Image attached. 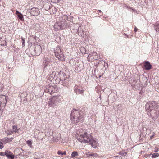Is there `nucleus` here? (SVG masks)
Listing matches in <instances>:
<instances>
[{"label": "nucleus", "mask_w": 159, "mask_h": 159, "mask_svg": "<svg viewBox=\"0 0 159 159\" xmlns=\"http://www.w3.org/2000/svg\"><path fill=\"white\" fill-rule=\"evenodd\" d=\"M35 52L36 55L39 56L40 55L42 52V48L41 46L38 45H36L34 50Z\"/></svg>", "instance_id": "obj_11"}, {"label": "nucleus", "mask_w": 159, "mask_h": 159, "mask_svg": "<svg viewBox=\"0 0 159 159\" xmlns=\"http://www.w3.org/2000/svg\"><path fill=\"white\" fill-rule=\"evenodd\" d=\"M80 109H73L71 111L70 115V119L72 122L74 124H77L80 122L82 121L83 120V117L80 116Z\"/></svg>", "instance_id": "obj_3"}, {"label": "nucleus", "mask_w": 159, "mask_h": 159, "mask_svg": "<svg viewBox=\"0 0 159 159\" xmlns=\"http://www.w3.org/2000/svg\"><path fill=\"white\" fill-rule=\"evenodd\" d=\"M159 148L158 147L154 149V151L155 152H157L158 151Z\"/></svg>", "instance_id": "obj_37"}, {"label": "nucleus", "mask_w": 159, "mask_h": 159, "mask_svg": "<svg viewBox=\"0 0 159 159\" xmlns=\"http://www.w3.org/2000/svg\"><path fill=\"white\" fill-rule=\"evenodd\" d=\"M49 59L48 58H45L44 59L43 63H45V67H46L47 66L48 64L49 63Z\"/></svg>", "instance_id": "obj_18"}, {"label": "nucleus", "mask_w": 159, "mask_h": 159, "mask_svg": "<svg viewBox=\"0 0 159 159\" xmlns=\"http://www.w3.org/2000/svg\"><path fill=\"white\" fill-rule=\"evenodd\" d=\"M159 155L158 153H155L152 154V158H155L157 157Z\"/></svg>", "instance_id": "obj_26"}, {"label": "nucleus", "mask_w": 159, "mask_h": 159, "mask_svg": "<svg viewBox=\"0 0 159 159\" xmlns=\"http://www.w3.org/2000/svg\"><path fill=\"white\" fill-rule=\"evenodd\" d=\"M0 43L1 44L2 46H7V43L6 41L4 40L1 41Z\"/></svg>", "instance_id": "obj_23"}, {"label": "nucleus", "mask_w": 159, "mask_h": 159, "mask_svg": "<svg viewBox=\"0 0 159 159\" xmlns=\"http://www.w3.org/2000/svg\"><path fill=\"white\" fill-rule=\"evenodd\" d=\"M3 86L2 84H0V91H2V89L3 88Z\"/></svg>", "instance_id": "obj_35"}, {"label": "nucleus", "mask_w": 159, "mask_h": 159, "mask_svg": "<svg viewBox=\"0 0 159 159\" xmlns=\"http://www.w3.org/2000/svg\"><path fill=\"white\" fill-rule=\"evenodd\" d=\"M51 2H57L58 1V0H51Z\"/></svg>", "instance_id": "obj_41"}, {"label": "nucleus", "mask_w": 159, "mask_h": 159, "mask_svg": "<svg viewBox=\"0 0 159 159\" xmlns=\"http://www.w3.org/2000/svg\"><path fill=\"white\" fill-rule=\"evenodd\" d=\"M144 66L145 70H149L151 69L152 66L148 61H145L144 62Z\"/></svg>", "instance_id": "obj_13"}, {"label": "nucleus", "mask_w": 159, "mask_h": 159, "mask_svg": "<svg viewBox=\"0 0 159 159\" xmlns=\"http://www.w3.org/2000/svg\"><path fill=\"white\" fill-rule=\"evenodd\" d=\"M79 137H77V139L79 141L83 143H89L91 146L94 148H97L98 145L97 139H94L92 136L87 132V130L85 129H80L79 134L77 133Z\"/></svg>", "instance_id": "obj_1"}, {"label": "nucleus", "mask_w": 159, "mask_h": 159, "mask_svg": "<svg viewBox=\"0 0 159 159\" xmlns=\"http://www.w3.org/2000/svg\"><path fill=\"white\" fill-rule=\"evenodd\" d=\"M3 147V143L1 142H0V149H2Z\"/></svg>", "instance_id": "obj_36"}, {"label": "nucleus", "mask_w": 159, "mask_h": 159, "mask_svg": "<svg viewBox=\"0 0 159 159\" xmlns=\"http://www.w3.org/2000/svg\"><path fill=\"white\" fill-rule=\"evenodd\" d=\"M65 17V16H64L63 17L61 16V17H59V19L61 20V19H62L63 18V17L64 18V20H62V21H64V27H65L64 29H65V28H69V25L67 23H66L65 22V19L64 18Z\"/></svg>", "instance_id": "obj_17"}, {"label": "nucleus", "mask_w": 159, "mask_h": 159, "mask_svg": "<svg viewBox=\"0 0 159 159\" xmlns=\"http://www.w3.org/2000/svg\"><path fill=\"white\" fill-rule=\"evenodd\" d=\"M28 11L32 16H37L40 14V11L37 8L34 7L30 9L29 8Z\"/></svg>", "instance_id": "obj_7"}, {"label": "nucleus", "mask_w": 159, "mask_h": 159, "mask_svg": "<svg viewBox=\"0 0 159 159\" xmlns=\"http://www.w3.org/2000/svg\"><path fill=\"white\" fill-rule=\"evenodd\" d=\"M26 143L29 146H31L32 143V141L30 140H28V141H26Z\"/></svg>", "instance_id": "obj_28"}, {"label": "nucleus", "mask_w": 159, "mask_h": 159, "mask_svg": "<svg viewBox=\"0 0 159 159\" xmlns=\"http://www.w3.org/2000/svg\"><path fill=\"white\" fill-rule=\"evenodd\" d=\"M64 18L65 17L67 18V20L70 21V22H72L73 20V17L71 16H65Z\"/></svg>", "instance_id": "obj_19"}, {"label": "nucleus", "mask_w": 159, "mask_h": 159, "mask_svg": "<svg viewBox=\"0 0 159 159\" xmlns=\"http://www.w3.org/2000/svg\"><path fill=\"white\" fill-rule=\"evenodd\" d=\"M55 53V55L56 56V57L57 58H58L59 59V56L60 55V54L61 53H57V52H54Z\"/></svg>", "instance_id": "obj_31"}, {"label": "nucleus", "mask_w": 159, "mask_h": 159, "mask_svg": "<svg viewBox=\"0 0 159 159\" xmlns=\"http://www.w3.org/2000/svg\"><path fill=\"white\" fill-rule=\"evenodd\" d=\"M154 29L157 32L159 33V22H157L153 24Z\"/></svg>", "instance_id": "obj_16"}, {"label": "nucleus", "mask_w": 159, "mask_h": 159, "mask_svg": "<svg viewBox=\"0 0 159 159\" xmlns=\"http://www.w3.org/2000/svg\"><path fill=\"white\" fill-rule=\"evenodd\" d=\"M62 155H66V151H64L62 153Z\"/></svg>", "instance_id": "obj_44"}, {"label": "nucleus", "mask_w": 159, "mask_h": 159, "mask_svg": "<svg viewBox=\"0 0 159 159\" xmlns=\"http://www.w3.org/2000/svg\"><path fill=\"white\" fill-rule=\"evenodd\" d=\"M145 109L148 116L153 120L157 119L159 116V103L154 101H148L145 105Z\"/></svg>", "instance_id": "obj_2"}, {"label": "nucleus", "mask_w": 159, "mask_h": 159, "mask_svg": "<svg viewBox=\"0 0 159 159\" xmlns=\"http://www.w3.org/2000/svg\"><path fill=\"white\" fill-rule=\"evenodd\" d=\"M57 153L58 155H62V152L60 150H59L57 152Z\"/></svg>", "instance_id": "obj_38"}, {"label": "nucleus", "mask_w": 159, "mask_h": 159, "mask_svg": "<svg viewBox=\"0 0 159 159\" xmlns=\"http://www.w3.org/2000/svg\"><path fill=\"white\" fill-rule=\"evenodd\" d=\"M12 129L14 130L13 131L15 133H18V131L19 129H17V126L14 125L12 126Z\"/></svg>", "instance_id": "obj_21"}, {"label": "nucleus", "mask_w": 159, "mask_h": 159, "mask_svg": "<svg viewBox=\"0 0 159 159\" xmlns=\"http://www.w3.org/2000/svg\"><path fill=\"white\" fill-rule=\"evenodd\" d=\"M57 74L56 72H53L52 74H51L49 77H48L49 80H50V81H52V80H54L55 78L57 77Z\"/></svg>", "instance_id": "obj_15"}, {"label": "nucleus", "mask_w": 159, "mask_h": 159, "mask_svg": "<svg viewBox=\"0 0 159 159\" xmlns=\"http://www.w3.org/2000/svg\"><path fill=\"white\" fill-rule=\"evenodd\" d=\"M143 93V91H140L139 92V93L140 94H142Z\"/></svg>", "instance_id": "obj_46"}, {"label": "nucleus", "mask_w": 159, "mask_h": 159, "mask_svg": "<svg viewBox=\"0 0 159 159\" xmlns=\"http://www.w3.org/2000/svg\"><path fill=\"white\" fill-rule=\"evenodd\" d=\"M60 76L62 79L61 84L63 86H67L68 84L69 79L67 78L66 74L64 72V73L61 74Z\"/></svg>", "instance_id": "obj_6"}, {"label": "nucleus", "mask_w": 159, "mask_h": 159, "mask_svg": "<svg viewBox=\"0 0 159 159\" xmlns=\"http://www.w3.org/2000/svg\"><path fill=\"white\" fill-rule=\"evenodd\" d=\"M62 73H64V72L61 71L58 72L57 73V77L54 79L56 84H61V81L62 79H61L60 75Z\"/></svg>", "instance_id": "obj_10"}, {"label": "nucleus", "mask_w": 159, "mask_h": 159, "mask_svg": "<svg viewBox=\"0 0 159 159\" xmlns=\"http://www.w3.org/2000/svg\"><path fill=\"white\" fill-rule=\"evenodd\" d=\"M64 55L61 52L59 56V58L60 57L61 58V61H63L64 59Z\"/></svg>", "instance_id": "obj_27"}, {"label": "nucleus", "mask_w": 159, "mask_h": 159, "mask_svg": "<svg viewBox=\"0 0 159 159\" xmlns=\"http://www.w3.org/2000/svg\"><path fill=\"white\" fill-rule=\"evenodd\" d=\"M79 159H81L79 158Z\"/></svg>", "instance_id": "obj_51"}, {"label": "nucleus", "mask_w": 159, "mask_h": 159, "mask_svg": "<svg viewBox=\"0 0 159 159\" xmlns=\"http://www.w3.org/2000/svg\"><path fill=\"white\" fill-rule=\"evenodd\" d=\"M99 12L101 13L102 12L100 10H99L98 11Z\"/></svg>", "instance_id": "obj_49"}, {"label": "nucleus", "mask_w": 159, "mask_h": 159, "mask_svg": "<svg viewBox=\"0 0 159 159\" xmlns=\"http://www.w3.org/2000/svg\"><path fill=\"white\" fill-rule=\"evenodd\" d=\"M13 139V138L12 137H11V138H7L6 139H5V141L7 143L9 142H11L12 140Z\"/></svg>", "instance_id": "obj_22"}, {"label": "nucleus", "mask_w": 159, "mask_h": 159, "mask_svg": "<svg viewBox=\"0 0 159 159\" xmlns=\"http://www.w3.org/2000/svg\"><path fill=\"white\" fill-rule=\"evenodd\" d=\"M2 105L0 103V107Z\"/></svg>", "instance_id": "obj_50"}, {"label": "nucleus", "mask_w": 159, "mask_h": 159, "mask_svg": "<svg viewBox=\"0 0 159 159\" xmlns=\"http://www.w3.org/2000/svg\"><path fill=\"white\" fill-rule=\"evenodd\" d=\"M64 25V21H61L57 22L55 24L54 27L56 30H61L64 29L65 27Z\"/></svg>", "instance_id": "obj_8"}, {"label": "nucleus", "mask_w": 159, "mask_h": 159, "mask_svg": "<svg viewBox=\"0 0 159 159\" xmlns=\"http://www.w3.org/2000/svg\"><path fill=\"white\" fill-rule=\"evenodd\" d=\"M115 159H122V157L120 156H115L114 157Z\"/></svg>", "instance_id": "obj_32"}, {"label": "nucleus", "mask_w": 159, "mask_h": 159, "mask_svg": "<svg viewBox=\"0 0 159 159\" xmlns=\"http://www.w3.org/2000/svg\"><path fill=\"white\" fill-rule=\"evenodd\" d=\"M133 81H134V84H133L134 85H135L136 84V82H137V81L135 80H133Z\"/></svg>", "instance_id": "obj_42"}, {"label": "nucleus", "mask_w": 159, "mask_h": 159, "mask_svg": "<svg viewBox=\"0 0 159 159\" xmlns=\"http://www.w3.org/2000/svg\"><path fill=\"white\" fill-rule=\"evenodd\" d=\"M54 52L61 53L62 52L60 48L59 47H57L56 50H55Z\"/></svg>", "instance_id": "obj_25"}, {"label": "nucleus", "mask_w": 159, "mask_h": 159, "mask_svg": "<svg viewBox=\"0 0 159 159\" xmlns=\"http://www.w3.org/2000/svg\"><path fill=\"white\" fill-rule=\"evenodd\" d=\"M4 155H5L6 157L9 159H13L14 158V155L11 152L8 150H6L5 151Z\"/></svg>", "instance_id": "obj_12"}, {"label": "nucleus", "mask_w": 159, "mask_h": 159, "mask_svg": "<svg viewBox=\"0 0 159 159\" xmlns=\"http://www.w3.org/2000/svg\"><path fill=\"white\" fill-rule=\"evenodd\" d=\"M8 97L5 95H0V103L1 104L2 107H5L7 102Z\"/></svg>", "instance_id": "obj_9"}, {"label": "nucleus", "mask_w": 159, "mask_h": 159, "mask_svg": "<svg viewBox=\"0 0 159 159\" xmlns=\"http://www.w3.org/2000/svg\"><path fill=\"white\" fill-rule=\"evenodd\" d=\"M142 79H143L145 81H147L148 80L147 78L144 76H143Z\"/></svg>", "instance_id": "obj_39"}, {"label": "nucleus", "mask_w": 159, "mask_h": 159, "mask_svg": "<svg viewBox=\"0 0 159 159\" xmlns=\"http://www.w3.org/2000/svg\"><path fill=\"white\" fill-rule=\"evenodd\" d=\"M4 154H5V152H0V155L2 156H5V155H4Z\"/></svg>", "instance_id": "obj_40"}, {"label": "nucleus", "mask_w": 159, "mask_h": 159, "mask_svg": "<svg viewBox=\"0 0 159 159\" xmlns=\"http://www.w3.org/2000/svg\"><path fill=\"white\" fill-rule=\"evenodd\" d=\"M16 14L17 15L18 18L21 21H24V19L23 15L20 12L18 11H16Z\"/></svg>", "instance_id": "obj_14"}, {"label": "nucleus", "mask_w": 159, "mask_h": 159, "mask_svg": "<svg viewBox=\"0 0 159 159\" xmlns=\"http://www.w3.org/2000/svg\"><path fill=\"white\" fill-rule=\"evenodd\" d=\"M119 155L123 156L125 155L126 154V152H120L119 153Z\"/></svg>", "instance_id": "obj_30"}, {"label": "nucleus", "mask_w": 159, "mask_h": 159, "mask_svg": "<svg viewBox=\"0 0 159 159\" xmlns=\"http://www.w3.org/2000/svg\"><path fill=\"white\" fill-rule=\"evenodd\" d=\"M89 156L96 157L98 156V155L96 153H90L89 154Z\"/></svg>", "instance_id": "obj_29"}, {"label": "nucleus", "mask_w": 159, "mask_h": 159, "mask_svg": "<svg viewBox=\"0 0 159 159\" xmlns=\"http://www.w3.org/2000/svg\"><path fill=\"white\" fill-rule=\"evenodd\" d=\"M57 88L56 87H54L51 85H48L45 87L44 91L51 94L55 93L57 90Z\"/></svg>", "instance_id": "obj_5"}, {"label": "nucleus", "mask_w": 159, "mask_h": 159, "mask_svg": "<svg viewBox=\"0 0 159 159\" xmlns=\"http://www.w3.org/2000/svg\"><path fill=\"white\" fill-rule=\"evenodd\" d=\"M106 64H104V67L106 68V66H107V67L108 66V64L107 63H106Z\"/></svg>", "instance_id": "obj_45"}, {"label": "nucleus", "mask_w": 159, "mask_h": 159, "mask_svg": "<svg viewBox=\"0 0 159 159\" xmlns=\"http://www.w3.org/2000/svg\"><path fill=\"white\" fill-rule=\"evenodd\" d=\"M62 99V97L61 95H58L53 96L50 99V102H49V104L52 106H53L61 101Z\"/></svg>", "instance_id": "obj_4"}, {"label": "nucleus", "mask_w": 159, "mask_h": 159, "mask_svg": "<svg viewBox=\"0 0 159 159\" xmlns=\"http://www.w3.org/2000/svg\"><path fill=\"white\" fill-rule=\"evenodd\" d=\"M138 30V29L136 27H135L134 29V31L135 32H136V31H137Z\"/></svg>", "instance_id": "obj_43"}, {"label": "nucleus", "mask_w": 159, "mask_h": 159, "mask_svg": "<svg viewBox=\"0 0 159 159\" xmlns=\"http://www.w3.org/2000/svg\"><path fill=\"white\" fill-rule=\"evenodd\" d=\"M13 131H8L7 134V135H10L12 134L13 133Z\"/></svg>", "instance_id": "obj_34"}, {"label": "nucleus", "mask_w": 159, "mask_h": 159, "mask_svg": "<svg viewBox=\"0 0 159 159\" xmlns=\"http://www.w3.org/2000/svg\"><path fill=\"white\" fill-rule=\"evenodd\" d=\"M75 91L77 93L82 94L83 93V90L80 89L78 88L76 89H75Z\"/></svg>", "instance_id": "obj_20"}, {"label": "nucleus", "mask_w": 159, "mask_h": 159, "mask_svg": "<svg viewBox=\"0 0 159 159\" xmlns=\"http://www.w3.org/2000/svg\"><path fill=\"white\" fill-rule=\"evenodd\" d=\"M101 62V61L100 60L98 61V64H100V62Z\"/></svg>", "instance_id": "obj_48"}, {"label": "nucleus", "mask_w": 159, "mask_h": 159, "mask_svg": "<svg viewBox=\"0 0 159 159\" xmlns=\"http://www.w3.org/2000/svg\"><path fill=\"white\" fill-rule=\"evenodd\" d=\"M22 39V45L23 46H24L25 45V39L23 38H21Z\"/></svg>", "instance_id": "obj_33"}, {"label": "nucleus", "mask_w": 159, "mask_h": 159, "mask_svg": "<svg viewBox=\"0 0 159 159\" xmlns=\"http://www.w3.org/2000/svg\"><path fill=\"white\" fill-rule=\"evenodd\" d=\"M124 35H125L127 37V38H128L129 37L128 35H127L126 34L124 33Z\"/></svg>", "instance_id": "obj_47"}, {"label": "nucleus", "mask_w": 159, "mask_h": 159, "mask_svg": "<svg viewBox=\"0 0 159 159\" xmlns=\"http://www.w3.org/2000/svg\"><path fill=\"white\" fill-rule=\"evenodd\" d=\"M71 155L72 157H75L78 155V152L76 151H74L72 152Z\"/></svg>", "instance_id": "obj_24"}]
</instances>
